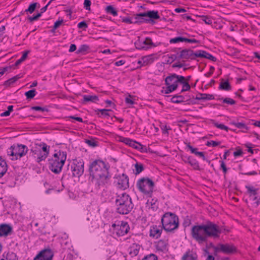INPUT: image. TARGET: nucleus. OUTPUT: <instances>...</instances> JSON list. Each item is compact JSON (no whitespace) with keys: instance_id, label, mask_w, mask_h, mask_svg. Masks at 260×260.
<instances>
[{"instance_id":"49530a36","label":"nucleus","mask_w":260,"mask_h":260,"mask_svg":"<svg viewBox=\"0 0 260 260\" xmlns=\"http://www.w3.org/2000/svg\"><path fill=\"white\" fill-rule=\"evenodd\" d=\"M88 48L89 47L87 45H82L79 47L78 49L76 51V53L78 54L80 53H84L88 50Z\"/></svg>"},{"instance_id":"37998d69","label":"nucleus","mask_w":260,"mask_h":260,"mask_svg":"<svg viewBox=\"0 0 260 260\" xmlns=\"http://www.w3.org/2000/svg\"><path fill=\"white\" fill-rule=\"evenodd\" d=\"M185 37L182 36L175 37L174 38L171 39L169 42L171 44H173L185 42Z\"/></svg>"},{"instance_id":"2f4dec72","label":"nucleus","mask_w":260,"mask_h":260,"mask_svg":"<svg viewBox=\"0 0 260 260\" xmlns=\"http://www.w3.org/2000/svg\"><path fill=\"white\" fill-rule=\"evenodd\" d=\"M111 193L107 189H104L101 194V200L102 203L110 201Z\"/></svg>"},{"instance_id":"5701e85b","label":"nucleus","mask_w":260,"mask_h":260,"mask_svg":"<svg viewBox=\"0 0 260 260\" xmlns=\"http://www.w3.org/2000/svg\"><path fill=\"white\" fill-rule=\"evenodd\" d=\"M13 232L12 227L7 223L0 224V237H7Z\"/></svg>"},{"instance_id":"2eb2a0df","label":"nucleus","mask_w":260,"mask_h":260,"mask_svg":"<svg viewBox=\"0 0 260 260\" xmlns=\"http://www.w3.org/2000/svg\"><path fill=\"white\" fill-rule=\"evenodd\" d=\"M72 176L75 177H79L84 172V162L80 160L76 162H74L71 167Z\"/></svg>"},{"instance_id":"72a5a7b5","label":"nucleus","mask_w":260,"mask_h":260,"mask_svg":"<svg viewBox=\"0 0 260 260\" xmlns=\"http://www.w3.org/2000/svg\"><path fill=\"white\" fill-rule=\"evenodd\" d=\"M83 102L86 103L88 102L96 103L98 101V96L94 95H84L83 96Z\"/></svg>"},{"instance_id":"a878e982","label":"nucleus","mask_w":260,"mask_h":260,"mask_svg":"<svg viewBox=\"0 0 260 260\" xmlns=\"http://www.w3.org/2000/svg\"><path fill=\"white\" fill-rule=\"evenodd\" d=\"M133 19V22L134 24L147 23V19L145 16V12L140 13L134 15Z\"/></svg>"},{"instance_id":"4c0bfd02","label":"nucleus","mask_w":260,"mask_h":260,"mask_svg":"<svg viewBox=\"0 0 260 260\" xmlns=\"http://www.w3.org/2000/svg\"><path fill=\"white\" fill-rule=\"evenodd\" d=\"M20 78V76L19 75L15 76L13 77L6 81L4 83V85L6 87H8V86H10L11 84L15 83Z\"/></svg>"},{"instance_id":"b1692460","label":"nucleus","mask_w":260,"mask_h":260,"mask_svg":"<svg viewBox=\"0 0 260 260\" xmlns=\"http://www.w3.org/2000/svg\"><path fill=\"white\" fill-rule=\"evenodd\" d=\"M182 160L186 164H189L193 168L197 170H200V167L198 161L192 156H183Z\"/></svg>"},{"instance_id":"de8ad7c7","label":"nucleus","mask_w":260,"mask_h":260,"mask_svg":"<svg viewBox=\"0 0 260 260\" xmlns=\"http://www.w3.org/2000/svg\"><path fill=\"white\" fill-rule=\"evenodd\" d=\"M232 124L235 125L236 127L239 128H245L246 130H248V128L246 125L243 122H232Z\"/></svg>"},{"instance_id":"f8f14e48","label":"nucleus","mask_w":260,"mask_h":260,"mask_svg":"<svg viewBox=\"0 0 260 260\" xmlns=\"http://www.w3.org/2000/svg\"><path fill=\"white\" fill-rule=\"evenodd\" d=\"M88 180L90 182L98 183V159L91 160L88 166Z\"/></svg>"},{"instance_id":"c03bdc74","label":"nucleus","mask_w":260,"mask_h":260,"mask_svg":"<svg viewBox=\"0 0 260 260\" xmlns=\"http://www.w3.org/2000/svg\"><path fill=\"white\" fill-rule=\"evenodd\" d=\"M147 206L149 207V208L152 209L153 211H155L157 209L158 206L156 204L155 202L152 199L151 202L148 201L146 203Z\"/></svg>"},{"instance_id":"7c9ffc66","label":"nucleus","mask_w":260,"mask_h":260,"mask_svg":"<svg viewBox=\"0 0 260 260\" xmlns=\"http://www.w3.org/2000/svg\"><path fill=\"white\" fill-rule=\"evenodd\" d=\"M161 232L162 230L159 229L156 225L153 226L150 230V236L158 238L160 236Z\"/></svg>"},{"instance_id":"f3484780","label":"nucleus","mask_w":260,"mask_h":260,"mask_svg":"<svg viewBox=\"0 0 260 260\" xmlns=\"http://www.w3.org/2000/svg\"><path fill=\"white\" fill-rule=\"evenodd\" d=\"M182 80H184V76L173 74L166 77L165 84L166 85L176 86L177 89L178 86V83L182 82Z\"/></svg>"},{"instance_id":"6e6552de","label":"nucleus","mask_w":260,"mask_h":260,"mask_svg":"<svg viewBox=\"0 0 260 260\" xmlns=\"http://www.w3.org/2000/svg\"><path fill=\"white\" fill-rule=\"evenodd\" d=\"M28 149L26 145L23 144H14L8 150L7 154L11 156L12 160L20 159L22 156L26 155Z\"/></svg>"},{"instance_id":"603ef678","label":"nucleus","mask_w":260,"mask_h":260,"mask_svg":"<svg viewBox=\"0 0 260 260\" xmlns=\"http://www.w3.org/2000/svg\"><path fill=\"white\" fill-rule=\"evenodd\" d=\"M201 19L207 24H211L212 21L210 17L208 16L202 15L201 16Z\"/></svg>"},{"instance_id":"bf43d9fd","label":"nucleus","mask_w":260,"mask_h":260,"mask_svg":"<svg viewBox=\"0 0 260 260\" xmlns=\"http://www.w3.org/2000/svg\"><path fill=\"white\" fill-rule=\"evenodd\" d=\"M31 109L32 110H34L41 111H42V112H45V111L48 112V109H47L46 108H44V107H40V106L31 107Z\"/></svg>"},{"instance_id":"aec40b11","label":"nucleus","mask_w":260,"mask_h":260,"mask_svg":"<svg viewBox=\"0 0 260 260\" xmlns=\"http://www.w3.org/2000/svg\"><path fill=\"white\" fill-rule=\"evenodd\" d=\"M214 99V96L212 94H207V93H199L196 98L193 96H192V99H187L186 100L188 102V104H193L196 103L194 100H211Z\"/></svg>"},{"instance_id":"f257e3e1","label":"nucleus","mask_w":260,"mask_h":260,"mask_svg":"<svg viewBox=\"0 0 260 260\" xmlns=\"http://www.w3.org/2000/svg\"><path fill=\"white\" fill-rule=\"evenodd\" d=\"M115 205L117 212L122 215L128 214L134 208L131 198L126 193L117 196Z\"/></svg>"},{"instance_id":"e2e57ef3","label":"nucleus","mask_w":260,"mask_h":260,"mask_svg":"<svg viewBox=\"0 0 260 260\" xmlns=\"http://www.w3.org/2000/svg\"><path fill=\"white\" fill-rule=\"evenodd\" d=\"M87 24L84 21H81L78 24V27L79 28H82L85 29L87 27Z\"/></svg>"},{"instance_id":"4d7b16f0","label":"nucleus","mask_w":260,"mask_h":260,"mask_svg":"<svg viewBox=\"0 0 260 260\" xmlns=\"http://www.w3.org/2000/svg\"><path fill=\"white\" fill-rule=\"evenodd\" d=\"M185 144L186 145V147L190 150L192 153H193L195 155H196L198 152H199L198 151V148H193L191 145H190L189 143H186Z\"/></svg>"},{"instance_id":"a18cd8bd","label":"nucleus","mask_w":260,"mask_h":260,"mask_svg":"<svg viewBox=\"0 0 260 260\" xmlns=\"http://www.w3.org/2000/svg\"><path fill=\"white\" fill-rule=\"evenodd\" d=\"M85 142L92 148H94L98 145L97 142L94 139H85Z\"/></svg>"},{"instance_id":"423d86ee","label":"nucleus","mask_w":260,"mask_h":260,"mask_svg":"<svg viewBox=\"0 0 260 260\" xmlns=\"http://www.w3.org/2000/svg\"><path fill=\"white\" fill-rule=\"evenodd\" d=\"M136 186L141 192L151 197L154 187V183L148 177H143L137 181Z\"/></svg>"},{"instance_id":"6e6d98bb","label":"nucleus","mask_w":260,"mask_h":260,"mask_svg":"<svg viewBox=\"0 0 260 260\" xmlns=\"http://www.w3.org/2000/svg\"><path fill=\"white\" fill-rule=\"evenodd\" d=\"M220 143H221V142L219 141H214L211 140L210 141H208L206 143V145L207 146H212L213 147H216V146L219 145Z\"/></svg>"},{"instance_id":"473e14b6","label":"nucleus","mask_w":260,"mask_h":260,"mask_svg":"<svg viewBox=\"0 0 260 260\" xmlns=\"http://www.w3.org/2000/svg\"><path fill=\"white\" fill-rule=\"evenodd\" d=\"M40 5L38 3H32L29 6L27 9H26L24 12L26 14H32L37 8H39Z\"/></svg>"},{"instance_id":"13d9d810","label":"nucleus","mask_w":260,"mask_h":260,"mask_svg":"<svg viewBox=\"0 0 260 260\" xmlns=\"http://www.w3.org/2000/svg\"><path fill=\"white\" fill-rule=\"evenodd\" d=\"M169 60H168V62L170 61V63L173 62L176 60H180L179 58V55L177 54V52L175 54H172L169 56Z\"/></svg>"},{"instance_id":"680f3d73","label":"nucleus","mask_w":260,"mask_h":260,"mask_svg":"<svg viewBox=\"0 0 260 260\" xmlns=\"http://www.w3.org/2000/svg\"><path fill=\"white\" fill-rule=\"evenodd\" d=\"M219 162L220 163V168L222 170L223 172L225 175L226 174L227 171H228V169L226 168L225 164L223 160H220Z\"/></svg>"},{"instance_id":"052dcab7","label":"nucleus","mask_w":260,"mask_h":260,"mask_svg":"<svg viewBox=\"0 0 260 260\" xmlns=\"http://www.w3.org/2000/svg\"><path fill=\"white\" fill-rule=\"evenodd\" d=\"M160 127L162 130V134H168L169 130H171V128L167 125H162Z\"/></svg>"},{"instance_id":"cd10ccee","label":"nucleus","mask_w":260,"mask_h":260,"mask_svg":"<svg viewBox=\"0 0 260 260\" xmlns=\"http://www.w3.org/2000/svg\"><path fill=\"white\" fill-rule=\"evenodd\" d=\"M140 246L139 245L134 243L130 246L128 249L129 255L133 257L137 255L139 252Z\"/></svg>"},{"instance_id":"20e7f679","label":"nucleus","mask_w":260,"mask_h":260,"mask_svg":"<svg viewBox=\"0 0 260 260\" xmlns=\"http://www.w3.org/2000/svg\"><path fill=\"white\" fill-rule=\"evenodd\" d=\"M161 222L163 229L167 232H172L179 226L178 216L172 212L165 213L161 217Z\"/></svg>"},{"instance_id":"09e8293b","label":"nucleus","mask_w":260,"mask_h":260,"mask_svg":"<svg viewBox=\"0 0 260 260\" xmlns=\"http://www.w3.org/2000/svg\"><path fill=\"white\" fill-rule=\"evenodd\" d=\"M219 100H222L223 103H226L230 105H234L236 104L235 101L233 100L232 99H231L230 98H226L224 99L223 98H220L218 99Z\"/></svg>"},{"instance_id":"ea45409f","label":"nucleus","mask_w":260,"mask_h":260,"mask_svg":"<svg viewBox=\"0 0 260 260\" xmlns=\"http://www.w3.org/2000/svg\"><path fill=\"white\" fill-rule=\"evenodd\" d=\"M180 83L182 84V85H183L182 89V90L181 91V92H184V91H188V90H190V86L188 82H187L186 81L184 77V80H182V81L180 82Z\"/></svg>"},{"instance_id":"412c9836","label":"nucleus","mask_w":260,"mask_h":260,"mask_svg":"<svg viewBox=\"0 0 260 260\" xmlns=\"http://www.w3.org/2000/svg\"><path fill=\"white\" fill-rule=\"evenodd\" d=\"M145 16L147 19V23L154 24V20L159 19L160 16L158 12L155 10H150L145 12Z\"/></svg>"},{"instance_id":"a211bd4d","label":"nucleus","mask_w":260,"mask_h":260,"mask_svg":"<svg viewBox=\"0 0 260 260\" xmlns=\"http://www.w3.org/2000/svg\"><path fill=\"white\" fill-rule=\"evenodd\" d=\"M115 178L117 180L118 188L124 190L129 187V179L126 174L118 175L115 177Z\"/></svg>"},{"instance_id":"0e129e2a","label":"nucleus","mask_w":260,"mask_h":260,"mask_svg":"<svg viewBox=\"0 0 260 260\" xmlns=\"http://www.w3.org/2000/svg\"><path fill=\"white\" fill-rule=\"evenodd\" d=\"M91 2L90 0H84V7L86 10L90 9Z\"/></svg>"},{"instance_id":"9b49d317","label":"nucleus","mask_w":260,"mask_h":260,"mask_svg":"<svg viewBox=\"0 0 260 260\" xmlns=\"http://www.w3.org/2000/svg\"><path fill=\"white\" fill-rule=\"evenodd\" d=\"M177 54L179 55V59H182L183 61L195 60L199 57V50L194 52L191 49H184L177 52Z\"/></svg>"},{"instance_id":"0eeeda50","label":"nucleus","mask_w":260,"mask_h":260,"mask_svg":"<svg viewBox=\"0 0 260 260\" xmlns=\"http://www.w3.org/2000/svg\"><path fill=\"white\" fill-rule=\"evenodd\" d=\"M206 235L209 238L217 239L220 234L225 231L222 227L219 226L217 224L210 221H207L203 223Z\"/></svg>"},{"instance_id":"ddd939ff","label":"nucleus","mask_w":260,"mask_h":260,"mask_svg":"<svg viewBox=\"0 0 260 260\" xmlns=\"http://www.w3.org/2000/svg\"><path fill=\"white\" fill-rule=\"evenodd\" d=\"M245 188L247 189L246 193L250 199L255 201L254 203L257 207L260 204V193L258 192V188H255L251 185H246Z\"/></svg>"},{"instance_id":"58836bf2","label":"nucleus","mask_w":260,"mask_h":260,"mask_svg":"<svg viewBox=\"0 0 260 260\" xmlns=\"http://www.w3.org/2000/svg\"><path fill=\"white\" fill-rule=\"evenodd\" d=\"M105 11L107 13L110 14L114 16H117L118 14L117 10L112 5L106 7Z\"/></svg>"},{"instance_id":"7ed1b4c3","label":"nucleus","mask_w":260,"mask_h":260,"mask_svg":"<svg viewBox=\"0 0 260 260\" xmlns=\"http://www.w3.org/2000/svg\"><path fill=\"white\" fill-rule=\"evenodd\" d=\"M110 165L108 162L99 159V187L107 188L111 184Z\"/></svg>"},{"instance_id":"79ce46f5","label":"nucleus","mask_w":260,"mask_h":260,"mask_svg":"<svg viewBox=\"0 0 260 260\" xmlns=\"http://www.w3.org/2000/svg\"><path fill=\"white\" fill-rule=\"evenodd\" d=\"M135 174L136 175H138V174H140L144 169L143 165L141 163H136L135 165Z\"/></svg>"},{"instance_id":"4468645a","label":"nucleus","mask_w":260,"mask_h":260,"mask_svg":"<svg viewBox=\"0 0 260 260\" xmlns=\"http://www.w3.org/2000/svg\"><path fill=\"white\" fill-rule=\"evenodd\" d=\"M215 251L221 252L225 254H233L237 252V248L232 244H219L214 247Z\"/></svg>"},{"instance_id":"f704fd0d","label":"nucleus","mask_w":260,"mask_h":260,"mask_svg":"<svg viewBox=\"0 0 260 260\" xmlns=\"http://www.w3.org/2000/svg\"><path fill=\"white\" fill-rule=\"evenodd\" d=\"M219 89L226 91H229L231 90V86L228 81H224L223 79L221 80V82L219 85Z\"/></svg>"},{"instance_id":"c85d7f7f","label":"nucleus","mask_w":260,"mask_h":260,"mask_svg":"<svg viewBox=\"0 0 260 260\" xmlns=\"http://www.w3.org/2000/svg\"><path fill=\"white\" fill-rule=\"evenodd\" d=\"M199 57L207 58L213 61H216L217 60L215 57L208 53L207 51L202 50H199Z\"/></svg>"},{"instance_id":"69168bd1","label":"nucleus","mask_w":260,"mask_h":260,"mask_svg":"<svg viewBox=\"0 0 260 260\" xmlns=\"http://www.w3.org/2000/svg\"><path fill=\"white\" fill-rule=\"evenodd\" d=\"M63 20L62 19L55 21L53 25L55 29H57L63 23Z\"/></svg>"},{"instance_id":"8fccbe9b","label":"nucleus","mask_w":260,"mask_h":260,"mask_svg":"<svg viewBox=\"0 0 260 260\" xmlns=\"http://www.w3.org/2000/svg\"><path fill=\"white\" fill-rule=\"evenodd\" d=\"M142 260H158V257L155 254L151 253L145 256Z\"/></svg>"},{"instance_id":"774afa93","label":"nucleus","mask_w":260,"mask_h":260,"mask_svg":"<svg viewBox=\"0 0 260 260\" xmlns=\"http://www.w3.org/2000/svg\"><path fill=\"white\" fill-rule=\"evenodd\" d=\"M29 52H30L29 50H26V51H25L24 52H23V54H22V56L21 57L20 59L23 61H24L26 59V58H27V55Z\"/></svg>"},{"instance_id":"3c124183","label":"nucleus","mask_w":260,"mask_h":260,"mask_svg":"<svg viewBox=\"0 0 260 260\" xmlns=\"http://www.w3.org/2000/svg\"><path fill=\"white\" fill-rule=\"evenodd\" d=\"M111 111L110 109H99V112L101 113V116L103 117H107L110 116V114L108 112Z\"/></svg>"},{"instance_id":"f03ea898","label":"nucleus","mask_w":260,"mask_h":260,"mask_svg":"<svg viewBox=\"0 0 260 260\" xmlns=\"http://www.w3.org/2000/svg\"><path fill=\"white\" fill-rule=\"evenodd\" d=\"M55 153L48 159L49 168L54 174H59L67 159V152L61 150L55 151Z\"/></svg>"},{"instance_id":"bb28decb","label":"nucleus","mask_w":260,"mask_h":260,"mask_svg":"<svg viewBox=\"0 0 260 260\" xmlns=\"http://www.w3.org/2000/svg\"><path fill=\"white\" fill-rule=\"evenodd\" d=\"M8 170V165L5 159L0 156V178H2Z\"/></svg>"},{"instance_id":"6ab92c4d","label":"nucleus","mask_w":260,"mask_h":260,"mask_svg":"<svg viewBox=\"0 0 260 260\" xmlns=\"http://www.w3.org/2000/svg\"><path fill=\"white\" fill-rule=\"evenodd\" d=\"M53 253L50 248H46L40 251L34 258V260H52Z\"/></svg>"},{"instance_id":"864d4df0","label":"nucleus","mask_w":260,"mask_h":260,"mask_svg":"<svg viewBox=\"0 0 260 260\" xmlns=\"http://www.w3.org/2000/svg\"><path fill=\"white\" fill-rule=\"evenodd\" d=\"M213 124L215 126H216V127H217L219 129H224L226 131H228V130H229V127L228 126H225V125H224L223 124L218 123L217 122H214Z\"/></svg>"},{"instance_id":"5fc2aeb1","label":"nucleus","mask_w":260,"mask_h":260,"mask_svg":"<svg viewBox=\"0 0 260 260\" xmlns=\"http://www.w3.org/2000/svg\"><path fill=\"white\" fill-rule=\"evenodd\" d=\"M167 88L165 91L166 94H169L176 89V86L167 85Z\"/></svg>"},{"instance_id":"a19ab883","label":"nucleus","mask_w":260,"mask_h":260,"mask_svg":"<svg viewBox=\"0 0 260 260\" xmlns=\"http://www.w3.org/2000/svg\"><path fill=\"white\" fill-rule=\"evenodd\" d=\"M36 94V89H33L31 90H29L28 91L25 92V95L26 96L27 99L30 100L33 99Z\"/></svg>"},{"instance_id":"c9c22d12","label":"nucleus","mask_w":260,"mask_h":260,"mask_svg":"<svg viewBox=\"0 0 260 260\" xmlns=\"http://www.w3.org/2000/svg\"><path fill=\"white\" fill-rule=\"evenodd\" d=\"M185 98L183 95L176 94L171 99V102L173 103L179 104L184 102Z\"/></svg>"},{"instance_id":"39448f33","label":"nucleus","mask_w":260,"mask_h":260,"mask_svg":"<svg viewBox=\"0 0 260 260\" xmlns=\"http://www.w3.org/2000/svg\"><path fill=\"white\" fill-rule=\"evenodd\" d=\"M49 151L50 146L44 142L40 143L38 146L30 150L32 156L38 163L45 160L49 154Z\"/></svg>"},{"instance_id":"393cba45","label":"nucleus","mask_w":260,"mask_h":260,"mask_svg":"<svg viewBox=\"0 0 260 260\" xmlns=\"http://www.w3.org/2000/svg\"><path fill=\"white\" fill-rule=\"evenodd\" d=\"M198 255L196 252L190 249L187 250L183 254L181 260H197Z\"/></svg>"},{"instance_id":"4be33fe9","label":"nucleus","mask_w":260,"mask_h":260,"mask_svg":"<svg viewBox=\"0 0 260 260\" xmlns=\"http://www.w3.org/2000/svg\"><path fill=\"white\" fill-rule=\"evenodd\" d=\"M120 141L137 149H140L142 148V145L140 143L129 138L120 137Z\"/></svg>"},{"instance_id":"c756f323","label":"nucleus","mask_w":260,"mask_h":260,"mask_svg":"<svg viewBox=\"0 0 260 260\" xmlns=\"http://www.w3.org/2000/svg\"><path fill=\"white\" fill-rule=\"evenodd\" d=\"M168 243L167 241L159 240L156 244V248L160 251H164L167 248Z\"/></svg>"},{"instance_id":"9d476101","label":"nucleus","mask_w":260,"mask_h":260,"mask_svg":"<svg viewBox=\"0 0 260 260\" xmlns=\"http://www.w3.org/2000/svg\"><path fill=\"white\" fill-rule=\"evenodd\" d=\"M112 228L113 234L119 237L125 235L129 230L128 223L124 221H118L112 224Z\"/></svg>"},{"instance_id":"dca6fc26","label":"nucleus","mask_w":260,"mask_h":260,"mask_svg":"<svg viewBox=\"0 0 260 260\" xmlns=\"http://www.w3.org/2000/svg\"><path fill=\"white\" fill-rule=\"evenodd\" d=\"M135 45L136 48L144 50L157 46L152 42V39L149 37L146 38L145 40H138L135 42Z\"/></svg>"},{"instance_id":"338daca9","label":"nucleus","mask_w":260,"mask_h":260,"mask_svg":"<svg viewBox=\"0 0 260 260\" xmlns=\"http://www.w3.org/2000/svg\"><path fill=\"white\" fill-rule=\"evenodd\" d=\"M132 98L131 95H129L128 97L125 98V103L127 104L133 105L134 104V101L132 99Z\"/></svg>"},{"instance_id":"e433bc0d","label":"nucleus","mask_w":260,"mask_h":260,"mask_svg":"<svg viewBox=\"0 0 260 260\" xmlns=\"http://www.w3.org/2000/svg\"><path fill=\"white\" fill-rule=\"evenodd\" d=\"M6 260H18L17 255L13 252H9L5 255V253L3 255Z\"/></svg>"},{"instance_id":"1a4fd4ad","label":"nucleus","mask_w":260,"mask_h":260,"mask_svg":"<svg viewBox=\"0 0 260 260\" xmlns=\"http://www.w3.org/2000/svg\"><path fill=\"white\" fill-rule=\"evenodd\" d=\"M192 237L199 243L203 244L208 240L203 224L192 226L191 230Z\"/></svg>"}]
</instances>
